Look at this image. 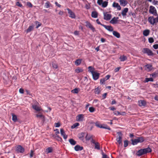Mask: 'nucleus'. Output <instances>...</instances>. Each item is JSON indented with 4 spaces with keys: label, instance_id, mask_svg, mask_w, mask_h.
Instances as JSON below:
<instances>
[{
    "label": "nucleus",
    "instance_id": "f257e3e1",
    "mask_svg": "<svg viewBox=\"0 0 158 158\" xmlns=\"http://www.w3.org/2000/svg\"><path fill=\"white\" fill-rule=\"evenodd\" d=\"M152 149L149 147L141 149L137 152L136 153V155L138 156H140L146 154L148 153L151 152H152Z\"/></svg>",
    "mask_w": 158,
    "mask_h": 158
},
{
    "label": "nucleus",
    "instance_id": "f03ea898",
    "mask_svg": "<svg viewBox=\"0 0 158 158\" xmlns=\"http://www.w3.org/2000/svg\"><path fill=\"white\" fill-rule=\"evenodd\" d=\"M145 139L144 137L143 136H140L138 137L135 136V139H131V144L132 145H134L137 144L138 143H142L144 142Z\"/></svg>",
    "mask_w": 158,
    "mask_h": 158
},
{
    "label": "nucleus",
    "instance_id": "7ed1b4c3",
    "mask_svg": "<svg viewBox=\"0 0 158 158\" xmlns=\"http://www.w3.org/2000/svg\"><path fill=\"white\" fill-rule=\"evenodd\" d=\"M95 126L98 127L107 129L109 130H111L110 128L106 124H100L98 122H96L95 123Z\"/></svg>",
    "mask_w": 158,
    "mask_h": 158
},
{
    "label": "nucleus",
    "instance_id": "20e7f679",
    "mask_svg": "<svg viewBox=\"0 0 158 158\" xmlns=\"http://www.w3.org/2000/svg\"><path fill=\"white\" fill-rule=\"evenodd\" d=\"M118 136H116V140L118 143L120 145L122 144V134L121 131L118 132L117 133Z\"/></svg>",
    "mask_w": 158,
    "mask_h": 158
},
{
    "label": "nucleus",
    "instance_id": "39448f33",
    "mask_svg": "<svg viewBox=\"0 0 158 158\" xmlns=\"http://www.w3.org/2000/svg\"><path fill=\"white\" fill-rule=\"evenodd\" d=\"M142 52L144 54H147L148 56H152L154 55L152 52L148 48H144Z\"/></svg>",
    "mask_w": 158,
    "mask_h": 158
},
{
    "label": "nucleus",
    "instance_id": "423d86ee",
    "mask_svg": "<svg viewBox=\"0 0 158 158\" xmlns=\"http://www.w3.org/2000/svg\"><path fill=\"white\" fill-rule=\"evenodd\" d=\"M15 151L17 153H23L24 152V148L20 145H18L16 148Z\"/></svg>",
    "mask_w": 158,
    "mask_h": 158
},
{
    "label": "nucleus",
    "instance_id": "0eeeda50",
    "mask_svg": "<svg viewBox=\"0 0 158 158\" xmlns=\"http://www.w3.org/2000/svg\"><path fill=\"white\" fill-rule=\"evenodd\" d=\"M149 12L150 13L153 14L154 15H157L156 10L155 7L152 6H150Z\"/></svg>",
    "mask_w": 158,
    "mask_h": 158
},
{
    "label": "nucleus",
    "instance_id": "6e6552de",
    "mask_svg": "<svg viewBox=\"0 0 158 158\" xmlns=\"http://www.w3.org/2000/svg\"><path fill=\"white\" fill-rule=\"evenodd\" d=\"M86 23L85 26L90 28L93 32H94L95 31V28H94L93 25L90 23L86 21L85 22Z\"/></svg>",
    "mask_w": 158,
    "mask_h": 158
},
{
    "label": "nucleus",
    "instance_id": "1a4fd4ad",
    "mask_svg": "<svg viewBox=\"0 0 158 158\" xmlns=\"http://www.w3.org/2000/svg\"><path fill=\"white\" fill-rule=\"evenodd\" d=\"M92 74V75L93 78L94 80H96L98 79L100 75V74L99 73H97L95 71L94 72H93Z\"/></svg>",
    "mask_w": 158,
    "mask_h": 158
},
{
    "label": "nucleus",
    "instance_id": "9d476101",
    "mask_svg": "<svg viewBox=\"0 0 158 158\" xmlns=\"http://www.w3.org/2000/svg\"><path fill=\"white\" fill-rule=\"evenodd\" d=\"M118 18H119L118 17H117L116 18H115V17H114L110 21V23L113 24H115L117 23H118V21H120L121 22L123 21L121 20H118Z\"/></svg>",
    "mask_w": 158,
    "mask_h": 158
},
{
    "label": "nucleus",
    "instance_id": "9b49d317",
    "mask_svg": "<svg viewBox=\"0 0 158 158\" xmlns=\"http://www.w3.org/2000/svg\"><path fill=\"white\" fill-rule=\"evenodd\" d=\"M66 10H68V13L69 14V17L72 18H75L76 16L75 13L73 12L70 9L67 8Z\"/></svg>",
    "mask_w": 158,
    "mask_h": 158
},
{
    "label": "nucleus",
    "instance_id": "f8f14e48",
    "mask_svg": "<svg viewBox=\"0 0 158 158\" xmlns=\"http://www.w3.org/2000/svg\"><path fill=\"white\" fill-rule=\"evenodd\" d=\"M104 19L107 21L109 20L111 18V15L107 14V12L104 13Z\"/></svg>",
    "mask_w": 158,
    "mask_h": 158
},
{
    "label": "nucleus",
    "instance_id": "ddd939ff",
    "mask_svg": "<svg viewBox=\"0 0 158 158\" xmlns=\"http://www.w3.org/2000/svg\"><path fill=\"white\" fill-rule=\"evenodd\" d=\"M103 27L110 31H113V28L111 26H106L104 24L103 25Z\"/></svg>",
    "mask_w": 158,
    "mask_h": 158
},
{
    "label": "nucleus",
    "instance_id": "4468645a",
    "mask_svg": "<svg viewBox=\"0 0 158 158\" xmlns=\"http://www.w3.org/2000/svg\"><path fill=\"white\" fill-rule=\"evenodd\" d=\"M60 133L61 135L63 136V138L65 139H66L67 138V135L65 134L63 129L61 128L60 129Z\"/></svg>",
    "mask_w": 158,
    "mask_h": 158
},
{
    "label": "nucleus",
    "instance_id": "2eb2a0df",
    "mask_svg": "<svg viewBox=\"0 0 158 158\" xmlns=\"http://www.w3.org/2000/svg\"><path fill=\"white\" fill-rule=\"evenodd\" d=\"M139 105V106H145L146 105V102L144 100H140L138 101Z\"/></svg>",
    "mask_w": 158,
    "mask_h": 158
},
{
    "label": "nucleus",
    "instance_id": "dca6fc26",
    "mask_svg": "<svg viewBox=\"0 0 158 158\" xmlns=\"http://www.w3.org/2000/svg\"><path fill=\"white\" fill-rule=\"evenodd\" d=\"M83 149V147L79 145H77L74 147V149L76 151H81Z\"/></svg>",
    "mask_w": 158,
    "mask_h": 158
},
{
    "label": "nucleus",
    "instance_id": "f3484780",
    "mask_svg": "<svg viewBox=\"0 0 158 158\" xmlns=\"http://www.w3.org/2000/svg\"><path fill=\"white\" fill-rule=\"evenodd\" d=\"M112 6L114 7L117 8V10H121V7L119 4L115 2H114Z\"/></svg>",
    "mask_w": 158,
    "mask_h": 158
},
{
    "label": "nucleus",
    "instance_id": "a211bd4d",
    "mask_svg": "<svg viewBox=\"0 0 158 158\" xmlns=\"http://www.w3.org/2000/svg\"><path fill=\"white\" fill-rule=\"evenodd\" d=\"M113 35L118 38H119L120 37V35L119 33L117 31H113Z\"/></svg>",
    "mask_w": 158,
    "mask_h": 158
},
{
    "label": "nucleus",
    "instance_id": "6ab92c4d",
    "mask_svg": "<svg viewBox=\"0 0 158 158\" xmlns=\"http://www.w3.org/2000/svg\"><path fill=\"white\" fill-rule=\"evenodd\" d=\"M148 21L149 23L151 24L154 25L155 23V22L153 20V17L150 16L148 18Z\"/></svg>",
    "mask_w": 158,
    "mask_h": 158
},
{
    "label": "nucleus",
    "instance_id": "aec40b11",
    "mask_svg": "<svg viewBox=\"0 0 158 158\" xmlns=\"http://www.w3.org/2000/svg\"><path fill=\"white\" fill-rule=\"evenodd\" d=\"M119 2L121 5L125 6L127 3V2L125 0H119Z\"/></svg>",
    "mask_w": 158,
    "mask_h": 158
},
{
    "label": "nucleus",
    "instance_id": "412c9836",
    "mask_svg": "<svg viewBox=\"0 0 158 158\" xmlns=\"http://www.w3.org/2000/svg\"><path fill=\"white\" fill-rule=\"evenodd\" d=\"M128 9L127 8H125L122 11L121 14L122 15L124 16L126 15V13L128 11Z\"/></svg>",
    "mask_w": 158,
    "mask_h": 158
},
{
    "label": "nucleus",
    "instance_id": "4be33fe9",
    "mask_svg": "<svg viewBox=\"0 0 158 158\" xmlns=\"http://www.w3.org/2000/svg\"><path fill=\"white\" fill-rule=\"evenodd\" d=\"M119 59L121 61H124L127 60V57L124 55H123L120 56Z\"/></svg>",
    "mask_w": 158,
    "mask_h": 158
},
{
    "label": "nucleus",
    "instance_id": "5701e85b",
    "mask_svg": "<svg viewBox=\"0 0 158 158\" xmlns=\"http://www.w3.org/2000/svg\"><path fill=\"white\" fill-rule=\"evenodd\" d=\"M98 15V13L96 11H93L92 12L91 16L94 18H96Z\"/></svg>",
    "mask_w": 158,
    "mask_h": 158
},
{
    "label": "nucleus",
    "instance_id": "b1692460",
    "mask_svg": "<svg viewBox=\"0 0 158 158\" xmlns=\"http://www.w3.org/2000/svg\"><path fill=\"white\" fill-rule=\"evenodd\" d=\"M150 33V31L149 30H145L143 32V34L145 36L148 35Z\"/></svg>",
    "mask_w": 158,
    "mask_h": 158
},
{
    "label": "nucleus",
    "instance_id": "393cba45",
    "mask_svg": "<svg viewBox=\"0 0 158 158\" xmlns=\"http://www.w3.org/2000/svg\"><path fill=\"white\" fill-rule=\"evenodd\" d=\"M69 142L70 143L73 145H75L77 143V142L73 139H69Z\"/></svg>",
    "mask_w": 158,
    "mask_h": 158
},
{
    "label": "nucleus",
    "instance_id": "a878e982",
    "mask_svg": "<svg viewBox=\"0 0 158 158\" xmlns=\"http://www.w3.org/2000/svg\"><path fill=\"white\" fill-rule=\"evenodd\" d=\"M32 107L33 109L37 111H40V107L36 105H33L32 106Z\"/></svg>",
    "mask_w": 158,
    "mask_h": 158
},
{
    "label": "nucleus",
    "instance_id": "bb28decb",
    "mask_svg": "<svg viewBox=\"0 0 158 158\" xmlns=\"http://www.w3.org/2000/svg\"><path fill=\"white\" fill-rule=\"evenodd\" d=\"M80 90L78 88H76L71 90V92L73 94H77Z\"/></svg>",
    "mask_w": 158,
    "mask_h": 158
},
{
    "label": "nucleus",
    "instance_id": "cd10ccee",
    "mask_svg": "<svg viewBox=\"0 0 158 158\" xmlns=\"http://www.w3.org/2000/svg\"><path fill=\"white\" fill-rule=\"evenodd\" d=\"M36 116L37 118H41L43 121H44V116L42 114H37L36 115Z\"/></svg>",
    "mask_w": 158,
    "mask_h": 158
},
{
    "label": "nucleus",
    "instance_id": "c85d7f7f",
    "mask_svg": "<svg viewBox=\"0 0 158 158\" xmlns=\"http://www.w3.org/2000/svg\"><path fill=\"white\" fill-rule=\"evenodd\" d=\"M34 26H29L28 28L27 29L26 32L27 33H28L31 31L33 29Z\"/></svg>",
    "mask_w": 158,
    "mask_h": 158
},
{
    "label": "nucleus",
    "instance_id": "c756f323",
    "mask_svg": "<svg viewBox=\"0 0 158 158\" xmlns=\"http://www.w3.org/2000/svg\"><path fill=\"white\" fill-rule=\"evenodd\" d=\"M77 121H82L83 120V115L82 114H79L77 116Z\"/></svg>",
    "mask_w": 158,
    "mask_h": 158
},
{
    "label": "nucleus",
    "instance_id": "7c9ffc66",
    "mask_svg": "<svg viewBox=\"0 0 158 158\" xmlns=\"http://www.w3.org/2000/svg\"><path fill=\"white\" fill-rule=\"evenodd\" d=\"M81 61L82 60L81 59L77 60L75 61V64L77 66L81 64Z\"/></svg>",
    "mask_w": 158,
    "mask_h": 158
},
{
    "label": "nucleus",
    "instance_id": "2f4dec72",
    "mask_svg": "<svg viewBox=\"0 0 158 158\" xmlns=\"http://www.w3.org/2000/svg\"><path fill=\"white\" fill-rule=\"evenodd\" d=\"M92 135H88V134H87L85 137V138L86 140L89 141V140L91 139L92 138Z\"/></svg>",
    "mask_w": 158,
    "mask_h": 158
},
{
    "label": "nucleus",
    "instance_id": "473e14b6",
    "mask_svg": "<svg viewBox=\"0 0 158 158\" xmlns=\"http://www.w3.org/2000/svg\"><path fill=\"white\" fill-rule=\"evenodd\" d=\"M88 68L89 69L88 71L91 73V74L93 73V72L95 71H94V68L91 66H89Z\"/></svg>",
    "mask_w": 158,
    "mask_h": 158
},
{
    "label": "nucleus",
    "instance_id": "72a5a7b5",
    "mask_svg": "<svg viewBox=\"0 0 158 158\" xmlns=\"http://www.w3.org/2000/svg\"><path fill=\"white\" fill-rule=\"evenodd\" d=\"M83 71V70L82 68L78 67L77 69L75 70V72L76 73H79L80 72H82Z\"/></svg>",
    "mask_w": 158,
    "mask_h": 158
},
{
    "label": "nucleus",
    "instance_id": "f704fd0d",
    "mask_svg": "<svg viewBox=\"0 0 158 158\" xmlns=\"http://www.w3.org/2000/svg\"><path fill=\"white\" fill-rule=\"evenodd\" d=\"M149 81H153V79L152 78H145V79L144 81V83L148 82Z\"/></svg>",
    "mask_w": 158,
    "mask_h": 158
},
{
    "label": "nucleus",
    "instance_id": "c9c22d12",
    "mask_svg": "<svg viewBox=\"0 0 158 158\" xmlns=\"http://www.w3.org/2000/svg\"><path fill=\"white\" fill-rule=\"evenodd\" d=\"M12 120L15 122L17 121V117L16 115L13 114H12Z\"/></svg>",
    "mask_w": 158,
    "mask_h": 158
},
{
    "label": "nucleus",
    "instance_id": "e433bc0d",
    "mask_svg": "<svg viewBox=\"0 0 158 158\" xmlns=\"http://www.w3.org/2000/svg\"><path fill=\"white\" fill-rule=\"evenodd\" d=\"M53 137L56 138L58 140L61 141L62 140V138L59 136L58 135H53Z\"/></svg>",
    "mask_w": 158,
    "mask_h": 158
},
{
    "label": "nucleus",
    "instance_id": "4c0bfd02",
    "mask_svg": "<svg viewBox=\"0 0 158 158\" xmlns=\"http://www.w3.org/2000/svg\"><path fill=\"white\" fill-rule=\"evenodd\" d=\"M46 151L47 153H51L52 151V147H48L46 149Z\"/></svg>",
    "mask_w": 158,
    "mask_h": 158
},
{
    "label": "nucleus",
    "instance_id": "58836bf2",
    "mask_svg": "<svg viewBox=\"0 0 158 158\" xmlns=\"http://www.w3.org/2000/svg\"><path fill=\"white\" fill-rule=\"evenodd\" d=\"M51 5V4L49 1H47L45 3V7L46 8H48L50 7Z\"/></svg>",
    "mask_w": 158,
    "mask_h": 158
},
{
    "label": "nucleus",
    "instance_id": "ea45409f",
    "mask_svg": "<svg viewBox=\"0 0 158 158\" xmlns=\"http://www.w3.org/2000/svg\"><path fill=\"white\" fill-rule=\"evenodd\" d=\"M94 92L95 94H99L100 92V90L99 88V87H98L94 89Z\"/></svg>",
    "mask_w": 158,
    "mask_h": 158
},
{
    "label": "nucleus",
    "instance_id": "a19ab883",
    "mask_svg": "<svg viewBox=\"0 0 158 158\" xmlns=\"http://www.w3.org/2000/svg\"><path fill=\"white\" fill-rule=\"evenodd\" d=\"M95 148L98 150L100 149V146L98 143L96 142L95 144Z\"/></svg>",
    "mask_w": 158,
    "mask_h": 158
},
{
    "label": "nucleus",
    "instance_id": "79ce46f5",
    "mask_svg": "<svg viewBox=\"0 0 158 158\" xmlns=\"http://www.w3.org/2000/svg\"><path fill=\"white\" fill-rule=\"evenodd\" d=\"M108 2L107 1H104L103 2L102 5V6L103 7H106L108 5Z\"/></svg>",
    "mask_w": 158,
    "mask_h": 158
},
{
    "label": "nucleus",
    "instance_id": "37998d69",
    "mask_svg": "<svg viewBox=\"0 0 158 158\" xmlns=\"http://www.w3.org/2000/svg\"><path fill=\"white\" fill-rule=\"evenodd\" d=\"M79 125V123H76L74 124L71 127V128L72 129H73L76 127H77Z\"/></svg>",
    "mask_w": 158,
    "mask_h": 158
},
{
    "label": "nucleus",
    "instance_id": "c03bdc74",
    "mask_svg": "<svg viewBox=\"0 0 158 158\" xmlns=\"http://www.w3.org/2000/svg\"><path fill=\"white\" fill-rule=\"evenodd\" d=\"M85 133L82 132L79 135V138L82 140V138L84 137L85 135Z\"/></svg>",
    "mask_w": 158,
    "mask_h": 158
},
{
    "label": "nucleus",
    "instance_id": "a18cd8bd",
    "mask_svg": "<svg viewBox=\"0 0 158 158\" xmlns=\"http://www.w3.org/2000/svg\"><path fill=\"white\" fill-rule=\"evenodd\" d=\"M145 66L147 67L149 70H151L152 69V65L150 64H147L145 65Z\"/></svg>",
    "mask_w": 158,
    "mask_h": 158
},
{
    "label": "nucleus",
    "instance_id": "49530a36",
    "mask_svg": "<svg viewBox=\"0 0 158 158\" xmlns=\"http://www.w3.org/2000/svg\"><path fill=\"white\" fill-rule=\"evenodd\" d=\"M124 146L125 148L127 146L128 144V141L127 140H125L124 141Z\"/></svg>",
    "mask_w": 158,
    "mask_h": 158
},
{
    "label": "nucleus",
    "instance_id": "de8ad7c7",
    "mask_svg": "<svg viewBox=\"0 0 158 158\" xmlns=\"http://www.w3.org/2000/svg\"><path fill=\"white\" fill-rule=\"evenodd\" d=\"M95 110V109L93 107H90L89 108V111L91 113L93 112Z\"/></svg>",
    "mask_w": 158,
    "mask_h": 158
},
{
    "label": "nucleus",
    "instance_id": "09e8293b",
    "mask_svg": "<svg viewBox=\"0 0 158 158\" xmlns=\"http://www.w3.org/2000/svg\"><path fill=\"white\" fill-rule=\"evenodd\" d=\"M148 41L150 43H152L154 42V40L153 38L150 37L148 39Z\"/></svg>",
    "mask_w": 158,
    "mask_h": 158
},
{
    "label": "nucleus",
    "instance_id": "8fccbe9b",
    "mask_svg": "<svg viewBox=\"0 0 158 158\" xmlns=\"http://www.w3.org/2000/svg\"><path fill=\"white\" fill-rule=\"evenodd\" d=\"M16 5L20 7L23 6L22 4L19 2H18L16 3Z\"/></svg>",
    "mask_w": 158,
    "mask_h": 158
},
{
    "label": "nucleus",
    "instance_id": "3c124183",
    "mask_svg": "<svg viewBox=\"0 0 158 158\" xmlns=\"http://www.w3.org/2000/svg\"><path fill=\"white\" fill-rule=\"evenodd\" d=\"M106 81V80H105V78L101 79L100 81V84H104V83Z\"/></svg>",
    "mask_w": 158,
    "mask_h": 158
},
{
    "label": "nucleus",
    "instance_id": "603ef678",
    "mask_svg": "<svg viewBox=\"0 0 158 158\" xmlns=\"http://www.w3.org/2000/svg\"><path fill=\"white\" fill-rule=\"evenodd\" d=\"M52 66L55 69H57L58 68L57 64L55 63H52Z\"/></svg>",
    "mask_w": 158,
    "mask_h": 158
},
{
    "label": "nucleus",
    "instance_id": "864d4df0",
    "mask_svg": "<svg viewBox=\"0 0 158 158\" xmlns=\"http://www.w3.org/2000/svg\"><path fill=\"white\" fill-rule=\"evenodd\" d=\"M103 2V0H98L97 3L99 5H101L102 4Z\"/></svg>",
    "mask_w": 158,
    "mask_h": 158
},
{
    "label": "nucleus",
    "instance_id": "5fc2aeb1",
    "mask_svg": "<svg viewBox=\"0 0 158 158\" xmlns=\"http://www.w3.org/2000/svg\"><path fill=\"white\" fill-rule=\"evenodd\" d=\"M102 158H109V157H107V155L105 154L103 152H102Z\"/></svg>",
    "mask_w": 158,
    "mask_h": 158
},
{
    "label": "nucleus",
    "instance_id": "6e6d98bb",
    "mask_svg": "<svg viewBox=\"0 0 158 158\" xmlns=\"http://www.w3.org/2000/svg\"><path fill=\"white\" fill-rule=\"evenodd\" d=\"M157 17L156 18H154L153 17L154 21L155 22V23H157L158 22V15H156Z\"/></svg>",
    "mask_w": 158,
    "mask_h": 158
},
{
    "label": "nucleus",
    "instance_id": "4d7b16f0",
    "mask_svg": "<svg viewBox=\"0 0 158 158\" xmlns=\"http://www.w3.org/2000/svg\"><path fill=\"white\" fill-rule=\"evenodd\" d=\"M157 73L156 72H154L151 75L153 77H155L156 76Z\"/></svg>",
    "mask_w": 158,
    "mask_h": 158
},
{
    "label": "nucleus",
    "instance_id": "13d9d810",
    "mask_svg": "<svg viewBox=\"0 0 158 158\" xmlns=\"http://www.w3.org/2000/svg\"><path fill=\"white\" fill-rule=\"evenodd\" d=\"M121 67H118L115 69L114 70V72H117L119 71V69H120Z\"/></svg>",
    "mask_w": 158,
    "mask_h": 158
},
{
    "label": "nucleus",
    "instance_id": "bf43d9fd",
    "mask_svg": "<svg viewBox=\"0 0 158 158\" xmlns=\"http://www.w3.org/2000/svg\"><path fill=\"white\" fill-rule=\"evenodd\" d=\"M55 126L56 127H59L60 126V124L59 123H55Z\"/></svg>",
    "mask_w": 158,
    "mask_h": 158
},
{
    "label": "nucleus",
    "instance_id": "052dcab7",
    "mask_svg": "<svg viewBox=\"0 0 158 158\" xmlns=\"http://www.w3.org/2000/svg\"><path fill=\"white\" fill-rule=\"evenodd\" d=\"M33 155V151L32 150H31V152L30 153V158H32Z\"/></svg>",
    "mask_w": 158,
    "mask_h": 158
},
{
    "label": "nucleus",
    "instance_id": "680f3d73",
    "mask_svg": "<svg viewBox=\"0 0 158 158\" xmlns=\"http://www.w3.org/2000/svg\"><path fill=\"white\" fill-rule=\"evenodd\" d=\"M153 48L155 49H157L158 48V44H155L153 45Z\"/></svg>",
    "mask_w": 158,
    "mask_h": 158
},
{
    "label": "nucleus",
    "instance_id": "e2e57ef3",
    "mask_svg": "<svg viewBox=\"0 0 158 158\" xmlns=\"http://www.w3.org/2000/svg\"><path fill=\"white\" fill-rule=\"evenodd\" d=\"M120 113L118 111H115L114 113V114L116 115H120Z\"/></svg>",
    "mask_w": 158,
    "mask_h": 158
},
{
    "label": "nucleus",
    "instance_id": "0e129e2a",
    "mask_svg": "<svg viewBox=\"0 0 158 158\" xmlns=\"http://www.w3.org/2000/svg\"><path fill=\"white\" fill-rule=\"evenodd\" d=\"M110 77V75H108L106 76L105 77V78H105V80H106V81L108 79H109Z\"/></svg>",
    "mask_w": 158,
    "mask_h": 158
},
{
    "label": "nucleus",
    "instance_id": "69168bd1",
    "mask_svg": "<svg viewBox=\"0 0 158 158\" xmlns=\"http://www.w3.org/2000/svg\"><path fill=\"white\" fill-rule=\"evenodd\" d=\"M19 92L21 94H23L24 90L22 88H20L19 89Z\"/></svg>",
    "mask_w": 158,
    "mask_h": 158
},
{
    "label": "nucleus",
    "instance_id": "338daca9",
    "mask_svg": "<svg viewBox=\"0 0 158 158\" xmlns=\"http://www.w3.org/2000/svg\"><path fill=\"white\" fill-rule=\"evenodd\" d=\"M27 5L29 7H32V5L31 3L30 2H28L27 3Z\"/></svg>",
    "mask_w": 158,
    "mask_h": 158
},
{
    "label": "nucleus",
    "instance_id": "774afa93",
    "mask_svg": "<svg viewBox=\"0 0 158 158\" xmlns=\"http://www.w3.org/2000/svg\"><path fill=\"white\" fill-rule=\"evenodd\" d=\"M152 85L154 88H156L158 87V84L157 83H156V84H152Z\"/></svg>",
    "mask_w": 158,
    "mask_h": 158
}]
</instances>
